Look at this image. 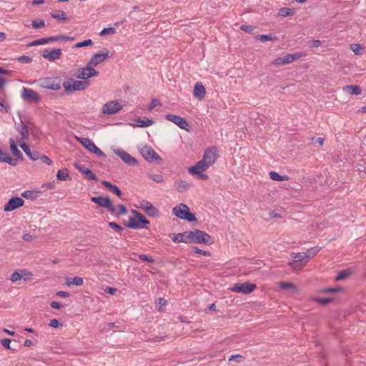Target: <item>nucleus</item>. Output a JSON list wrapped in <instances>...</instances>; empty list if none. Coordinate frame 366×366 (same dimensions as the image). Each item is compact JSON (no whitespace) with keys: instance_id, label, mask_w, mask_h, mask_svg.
<instances>
[{"instance_id":"nucleus-1","label":"nucleus","mask_w":366,"mask_h":366,"mask_svg":"<svg viewBox=\"0 0 366 366\" xmlns=\"http://www.w3.org/2000/svg\"><path fill=\"white\" fill-rule=\"evenodd\" d=\"M172 212L177 217L188 222H194L197 219L194 214L190 212L189 207L184 204H180L174 207Z\"/></svg>"},{"instance_id":"nucleus-2","label":"nucleus","mask_w":366,"mask_h":366,"mask_svg":"<svg viewBox=\"0 0 366 366\" xmlns=\"http://www.w3.org/2000/svg\"><path fill=\"white\" fill-rule=\"evenodd\" d=\"M209 167L202 160L197 162L194 165L188 169L190 174L197 176L198 179L206 180L209 178L208 175L204 173Z\"/></svg>"},{"instance_id":"nucleus-3","label":"nucleus","mask_w":366,"mask_h":366,"mask_svg":"<svg viewBox=\"0 0 366 366\" xmlns=\"http://www.w3.org/2000/svg\"><path fill=\"white\" fill-rule=\"evenodd\" d=\"M89 84L88 81L69 79L64 81L63 86L66 92L83 91L88 88Z\"/></svg>"},{"instance_id":"nucleus-4","label":"nucleus","mask_w":366,"mask_h":366,"mask_svg":"<svg viewBox=\"0 0 366 366\" xmlns=\"http://www.w3.org/2000/svg\"><path fill=\"white\" fill-rule=\"evenodd\" d=\"M189 237L191 243H204L208 244L212 243L211 237L202 230L195 229L194 231H189Z\"/></svg>"},{"instance_id":"nucleus-5","label":"nucleus","mask_w":366,"mask_h":366,"mask_svg":"<svg viewBox=\"0 0 366 366\" xmlns=\"http://www.w3.org/2000/svg\"><path fill=\"white\" fill-rule=\"evenodd\" d=\"M36 83L40 87L54 91L59 90L61 88L60 81L50 77L39 79Z\"/></svg>"},{"instance_id":"nucleus-6","label":"nucleus","mask_w":366,"mask_h":366,"mask_svg":"<svg viewBox=\"0 0 366 366\" xmlns=\"http://www.w3.org/2000/svg\"><path fill=\"white\" fill-rule=\"evenodd\" d=\"M292 255L293 260L289 264L294 270H300L308 262L304 252L293 253Z\"/></svg>"},{"instance_id":"nucleus-7","label":"nucleus","mask_w":366,"mask_h":366,"mask_svg":"<svg viewBox=\"0 0 366 366\" xmlns=\"http://www.w3.org/2000/svg\"><path fill=\"white\" fill-rule=\"evenodd\" d=\"M98 75L99 72L93 69L89 64H87L84 68L79 69L75 73L76 78L84 79V81H86L87 79L92 76H97Z\"/></svg>"},{"instance_id":"nucleus-8","label":"nucleus","mask_w":366,"mask_h":366,"mask_svg":"<svg viewBox=\"0 0 366 366\" xmlns=\"http://www.w3.org/2000/svg\"><path fill=\"white\" fill-rule=\"evenodd\" d=\"M76 139L89 152L95 154L99 157H105L104 153L90 139L84 137H76Z\"/></svg>"},{"instance_id":"nucleus-9","label":"nucleus","mask_w":366,"mask_h":366,"mask_svg":"<svg viewBox=\"0 0 366 366\" xmlns=\"http://www.w3.org/2000/svg\"><path fill=\"white\" fill-rule=\"evenodd\" d=\"M256 287L257 286L255 284L244 282L243 283L235 284L234 287L231 288V290L232 292L248 295L252 292Z\"/></svg>"},{"instance_id":"nucleus-10","label":"nucleus","mask_w":366,"mask_h":366,"mask_svg":"<svg viewBox=\"0 0 366 366\" xmlns=\"http://www.w3.org/2000/svg\"><path fill=\"white\" fill-rule=\"evenodd\" d=\"M91 201L101 207L106 208L110 213L114 212V206L107 197H93L91 198Z\"/></svg>"},{"instance_id":"nucleus-11","label":"nucleus","mask_w":366,"mask_h":366,"mask_svg":"<svg viewBox=\"0 0 366 366\" xmlns=\"http://www.w3.org/2000/svg\"><path fill=\"white\" fill-rule=\"evenodd\" d=\"M217 159V150L216 147H210L205 150L201 159L209 167L212 166Z\"/></svg>"},{"instance_id":"nucleus-12","label":"nucleus","mask_w":366,"mask_h":366,"mask_svg":"<svg viewBox=\"0 0 366 366\" xmlns=\"http://www.w3.org/2000/svg\"><path fill=\"white\" fill-rule=\"evenodd\" d=\"M166 119L168 121H170V122L174 123L179 128H181L187 132H189L190 127L184 118L180 116L174 115V114H167Z\"/></svg>"},{"instance_id":"nucleus-13","label":"nucleus","mask_w":366,"mask_h":366,"mask_svg":"<svg viewBox=\"0 0 366 366\" xmlns=\"http://www.w3.org/2000/svg\"><path fill=\"white\" fill-rule=\"evenodd\" d=\"M122 109V106L118 101H110L104 104L102 113L104 114H114L119 112Z\"/></svg>"},{"instance_id":"nucleus-14","label":"nucleus","mask_w":366,"mask_h":366,"mask_svg":"<svg viewBox=\"0 0 366 366\" xmlns=\"http://www.w3.org/2000/svg\"><path fill=\"white\" fill-rule=\"evenodd\" d=\"M21 97L24 101L29 102H39L40 101L39 94L29 88L23 87Z\"/></svg>"},{"instance_id":"nucleus-15","label":"nucleus","mask_w":366,"mask_h":366,"mask_svg":"<svg viewBox=\"0 0 366 366\" xmlns=\"http://www.w3.org/2000/svg\"><path fill=\"white\" fill-rule=\"evenodd\" d=\"M112 150L126 164H127L130 166H134L137 164V159L135 158H134L133 157H132L129 153H127L123 149L116 148V149H113Z\"/></svg>"},{"instance_id":"nucleus-16","label":"nucleus","mask_w":366,"mask_h":366,"mask_svg":"<svg viewBox=\"0 0 366 366\" xmlns=\"http://www.w3.org/2000/svg\"><path fill=\"white\" fill-rule=\"evenodd\" d=\"M140 152L142 157L147 160L150 162H154L160 160V157L156 153V152L149 146H144Z\"/></svg>"},{"instance_id":"nucleus-17","label":"nucleus","mask_w":366,"mask_h":366,"mask_svg":"<svg viewBox=\"0 0 366 366\" xmlns=\"http://www.w3.org/2000/svg\"><path fill=\"white\" fill-rule=\"evenodd\" d=\"M62 51L61 49H54L51 51L45 49L41 52V56L49 61H54L61 58Z\"/></svg>"},{"instance_id":"nucleus-18","label":"nucleus","mask_w":366,"mask_h":366,"mask_svg":"<svg viewBox=\"0 0 366 366\" xmlns=\"http://www.w3.org/2000/svg\"><path fill=\"white\" fill-rule=\"evenodd\" d=\"M302 56H303V54L302 53L288 54L285 56L279 57V58L275 59L272 61V64H275V65L287 64H290Z\"/></svg>"},{"instance_id":"nucleus-19","label":"nucleus","mask_w":366,"mask_h":366,"mask_svg":"<svg viewBox=\"0 0 366 366\" xmlns=\"http://www.w3.org/2000/svg\"><path fill=\"white\" fill-rule=\"evenodd\" d=\"M109 58V51L107 49H104L101 53L94 54L90 61H89V64L92 66H97L102 62L104 61L107 59Z\"/></svg>"},{"instance_id":"nucleus-20","label":"nucleus","mask_w":366,"mask_h":366,"mask_svg":"<svg viewBox=\"0 0 366 366\" xmlns=\"http://www.w3.org/2000/svg\"><path fill=\"white\" fill-rule=\"evenodd\" d=\"M24 201L20 197H13L10 199L8 202L4 205V210L5 212H11L21 206H23Z\"/></svg>"},{"instance_id":"nucleus-21","label":"nucleus","mask_w":366,"mask_h":366,"mask_svg":"<svg viewBox=\"0 0 366 366\" xmlns=\"http://www.w3.org/2000/svg\"><path fill=\"white\" fill-rule=\"evenodd\" d=\"M16 130L20 134V137L16 139V142L21 145V144H26L25 141H26L29 138V128L27 125L25 124H19L16 127Z\"/></svg>"},{"instance_id":"nucleus-22","label":"nucleus","mask_w":366,"mask_h":366,"mask_svg":"<svg viewBox=\"0 0 366 366\" xmlns=\"http://www.w3.org/2000/svg\"><path fill=\"white\" fill-rule=\"evenodd\" d=\"M139 207L151 217H157L159 215L158 210L148 201H141L139 202Z\"/></svg>"},{"instance_id":"nucleus-23","label":"nucleus","mask_w":366,"mask_h":366,"mask_svg":"<svg viewBox=\"0 0 366 366\" xmlns=\"http://www.w3.org/2000/svg\"><path fill=\"white\" fill-rule=\"evenodd\" d=\"M206 90L204 85L201 82H197L194 87L193 95L199 100L204 99Z\"/></svg>"},{"instance_id":"nucleus-24","label":"nucleus","mask_w":366,"mask_h":366,"mask_svg":"<svg viewBox=\"0 0 366 366\" xmlns=\"http://www.w3.org/2000/svg\"><path fill=\"white\" fill-rule=\"evenodd\" d=\"M172 240L174 242L191 243V239H190V237H189V232L178 233V234L174 235V237L172 238Z\"/></svg>"},{"instance_id":"nucleus-25","label":"nucleus","mask_w":366,"mask_h":366,"mask_svg":"<svg viewBox=\"0 0 366 366\" xmlns=\"http://www.w3.org/2000/svg\"><path fill=\"white\" fill-rule=\"evenodd\" d=\"M74 165L79 171L85 174L89 179L97 181V176L94 173H92V172L89 168H87L84 165H81L78 164H75Z\"/></svg>"},{"instance_id":"nucleus-26","label":"nucleus","mask_w":366,"mask_h":366,"mask_svg":"<svg viewBox=\"0 0 366 366\" xmlns=\"http://www.w3.org/2000/svg\"><path fill=\"white\" fill-rule=\"evenodd\" d=\"M134 125L139 127H147L152 126L154 124L153 120L149 119L147 117H138L134 119Z\"/></svg>"},{"instance_id":"nucleus-27","label":"nucleus","mask_w":366,"mask_h":366,"mask_svg":"<svg viewBox=\"0 0 366 366\" xmlns=\"http://www.w3.org/2000/svg\"><path fill=\"white\" fill-rule=\"evenodd\" d=\"M279 287L282 290L292 291L294 293H297L298 288L292 282H280L278 283Z\"/></svg>"},{"instance_id":"nucleus-28","label":"nucleus","mask_w":366,"mask_h":366,"mask_svg":"<svg viewBox=\"0 0 366 366\" xmlns=\"http://www.w3.org/2000/svg\"><path fill=\"white\" fill-rule=\"evenodd\" d=\"M19 146L31 160L35 161L39 158V153L38 152H32L26 144H21Z\"/></svg>"},{"instance_id":"nucleus-29","label":"nucleus","mask_w":366,"mask_h":366,"mask_svg":"<svg viewBox=\"0 0 366 366\" xmlns=\"http://www.w3.org/2000/svg\"><path fill=\"white\" fill-rule=\"evenodd\" d=\"M102 184L111 192L117 195L118 197H121L122 192L121 190L114 184H112L109 182L102 181Z\"/></svg>"},{"instance_id":"nucleus-30","label":"nucleus","mask_w":366,"mask_h":366,"mask_svg":"<svg viewBox=\"0 0 366 366\" xmlns=\"http://www.w3.org/2000/svg\"><path fill=\"white\" fill-rule=\"evenodd\" d=\"M16 142L12 138L9 139L10 149L12 154L17 157H22V153L19 150L16 146Z\"/></svg>"},{"instance_id":"nucleus-31","label":"nucleus","mask_w":366,"mask_h":366,"mask_svg":"<svg viewBox=\"0 0 366 366\" xmlns=\"http://www.w3.org/2000/svg\"><path fill=\"white\" fill-rule=\"evenodd\" d=\"M127 226L128 227L132 228V229H139V228L144 227V225L140 224L135 217H130L129 218Z\"/></svg>"},{"instance_id":"nucleus-32","label":"nucleus","mask_w":366,"mask_h":366,"mask_svg":"<svg viewBox=\"0 0 366 366\" xmlns=\"http://www.w3.org/2000/svg\"><path fill=\"white\" fill-rule=\"evenodd\" d=\"M344 90L350 94H360L361 93V89L359 86L356 85H352V86H346L344 88Z\"/></svg>"},{"instance_id":"nucleus-33","label":"nucleus","mask_w":366,"mask_h":366,"mask_svg":"<svg viewBox=\"0 0 366 366\" xmlns=\"http://www.w3.org/2000/svg\"><path fill=\"white\" fill-rule=\"evenodd\" d=\"M176 189L179 192H183L186 190H187L189 187V184H188L186 182L178 180L175 182Z\"/></svg>"},{"instance_id":"nucleus-34","label":"nucleus","mask_w":366,"mask_h":366,"mask_svg":"<svg viewBox=\"0 0 366 366\" xmlns=\"http://www.w3.org/2000/svg\"><path fill=\"white\" fill-rule=\"evenodd\" d=\"M321 249L320 247H315L309 249L306 252H304L307 261L315 257Z\"/></svg>"},{"instance_id":"nucleus-35","label":"nucleus","mask_w":366,"mask_h":366,"mask_svg":"<svg viewBox=\"0 0 366 366\" xmlns=\"http://www.w3.org/2000/svg\"><path fill=\"white\" fill-rule=\"evenodd\" d=\"M132 213L135 215V218L137 219L138 222L140 224L144 226L145 224H148L149 223V222L145 218V217L140 214L139 212L133 210Z\"/></svg>"},{"instance_id":"nucleus-36","label":"nucleus","mask_w":366,"mask_h":366,"mask_svg":"<svg viewBox=\"0 0 366 366\" xmlns=\"http://www.w3.org/2000/svg\"><path fill=\"white\" fill-rule=\"evenodd\" d=\"M269 177L271 179L278 182L289 179V177L287 176H281L277 172L274 171L269 172Z\"/></svg>"},{"instance_id":"nucleus-37","label":"nucleus","mask_w":366,"mask_h":366,"mask_svg":"<svg viewBox=\"0 0 366 366\" xmlns=\"http://www.w3.org/2000/svg\"><path fill=\"white\" fill-rule=\"evenodd\" d=\"M51 16L56 19L58 20H66V14L65 12L56 10L51 13Z\"/></svg>"},{"instance_id":"nucleus-38","label":"nucleus","mask_w":366,"mask_h":366,"mask_svg":"<svg viewBox=\"0 0 366 366\" xmlns=\"http://www.w3.org/2000/svg\"><path fill=\"white\" fill-rule=\"evenodd\" d=\"M127 212V208L124 205L120 204L117 207V208H116L114 207V212L111 213V214L112 215H115V216H120V215L125 214Z\"/></svg>"},{"instance_id":"nucleus-39","label":"nucleus","mask_w":366,"mask_h":366,"mask_svg":"<svg viewBox=\"0 0 366 366\" xmlns=\"http://www.w3.org/2000/svg\"><path fill=\"white\" fill-rule=\"evenodd\" d=\"M56 177L59 180H66L69 178V175L66 172V169H61L58 171Z\"/></svg>"},{"instance_id":"nucleus-40","label":"nucleus","mask_w":366,"mask_h":366,"mask_svg":"<svg viewBox=\"0 0 366 366\" xmlns=\"http://www.w3.org/2000/svg\"><path fill=\"white\" fill-rule=\"evenodd\" d=\"M62 39H66V40H73L74 39L71 37L65 36L63 35L57 36H50L47 37L48 43H50L51 41H57Z\"/></svg>"},{"instance_id":"nucleus-41","label":"nucleus","mask_w":366,"mask_h":366,"mask_svg":"<svg viewBox=\"0 0 366 366\" xmlns=\"http://www.w3.org/2000/svg\"><path fill=\"white\" fill-rule=\"evenodd\" d=\"M293 14H294V12L292 11V9L290 8H287V7L282 8L281 9H280V12H279V14L284 17L291 16Z\"/></svg>"},{"instance_id":"nucleus-42","label":"nucleus","mask_w":366,"mask_h":366,"mask_svg":"<svg viewBox=\"0 0 366 366\" xmlns=\"http://www.w3.org/2000/svg\"><path fill=\"white\" fill-rule=\"evenodd\" d=\"M48 44L47 38H41V39H36V40L33 41L32 42H31L29 44V46H35L42 45V44Z\"/></svg>"},{"instance_id":"nucleus-43","label":"nucleus","mask_w":366,"mask_h":366,"mask_svg":"<svg viewBox=\"0 0 366 366\" xmlns=\"http://www.w3.org/2000/svg\"><path fill=\"white\" fill-rule=\"evenodd\" d=\"M166 304H167V300L160 297L156 300L155 307L158 310L161 311L162 310V307L164 306H165Z\"/></svg>"},{"instance_id":"nucleus-44","label":"nucleus","mask_w":366,"mask_h":366,"mask_svg":"<svg viewBox=\"0 0 366 366\" xmlns=\"http://www.w3.org/2000/svg\"><path fill=\"white\" fill-rule=\"evenodd\" d=\"M92 44H93V41H92V39H86L83 41L76 43L74 46V48H80V47H84V46H91Z\"/></svg>"},{"instance_id":"nucleus-45","label":"nucleus","mask_w":366,"mask_h":366,"mask_svg":"<svg viewBox=\"0 0 366 366\" xmlns=\"http://www.w3.org/2000/svg\"><path fill=\"white\" fill-rule=\"evenodd\" d=\"M116 33V29L114 27H109V28H104L102 31L100 32V35L105 36V35H112Z\"/></svg>"},{"instance_id":"nucleus-46","label":"nucleus","mask_w":366,"mask_h":366,"mask_svg":"<svg viewBox=\"0 0 366 366\" xmlns=\"http://www.w3.org/2000/svg\"><path fill=\"white\" fill-rule=\"evenodd\" d=\"M24 277V275L19 272H14L11 275L10 280L11 282H15L19 280H21Z\"/></svg>"},{"instance_id":"nucleus-47","label":"nucleus","mask_w":366,"mask_h":366,"mask_svg":"<svg viewBox=\"0 0 366 366\" xmlns=\"http://www.w3.org/2000/svg\"><path fill=\"white\" fill-rule=\"evenodd\" d=\"M351 49L357 55L361 54L362 51H363V48L357 44H352Z\"/></svg>"},{"instance_id":"nucleus-48","label":"nucleus","mask_w":366,"mask_h":366,"mask_svg":"<svg viewBox=\"0 0 366 366\" xmlns=\"http://www.w3.org/2000/svg\"><path fill=\"white\" fill-rule=\"evenodd\" d=\"M349 274H350L349 272L345 271V270L342 271L335 277V280L336 281L342 280L346 278L347 277H348Z\"/></svg>"},{"instance_id":"nucleus-49","label":"nucleus","mask_w":366,"mask_h":366,"mask_svg":"<svg viewBox=\"0 0 366 366\" xmlns=\"http://www.w3.org/2000/svg\"><path fill=\"white\" fill-rule=\"evenodd\" d=\"M31 25L34 29H40L45 26V22L44 20L33 21Z\"/></svg>"},{"instance_id":"nucleus-50","label":"nucleus","mask_w":366,"mask_h":366,"mask_svg":"<svg viewBox=\"0 0 366 366\" xmlns=\"http://www.w3.org/2000/svg\"><path fill=\"white\" fill-rule=\"evenodd\" d=\"M244 357L241 355H234L229 358V361H234L237 363L243 362Z\"/></svg>"},{"instance_id":"nucleus-51","label":"nucleus","mask_w":366,"mask_h":366,"mask_svg":"<svg viewBox=\"0 0 366 366\" xmlns=\"http://www.w3.org/2000/svg\"><path fill=\"white\" fill-rule=\"evenodd\" d=\"M257 39L261 41H272L275 39L276 38L273 37L272 35H259L257 36Z\"/></svg>"},{"instance_id":"nucleus-52","label":"nucleus","mask_w":366,"mask_h":366,"mask_svg":"<svg viewBox=\"0 0 366 366\" xmlns=\"http://www.w3.org/2000/svg\"><path fill=\"white\" fill-rule=\"evenodd\" d=\"M315 301L322 305H327L332 301L331 298H315Z\"/></svg>"},{"instance_id":"nucleus-53","label":"nucleus","mask_w":366,"mask_h":366,"mask_svg":"<svg viewBox=\"0 0 366 366\" xmlns=\"http://www.w3.org/2000/svg\"><path fill=\"white\" fill-rule=\"evenodd\" d=\"M193 250L196 253L200 254H202V255H204V256H209L210 255V252L209 251H204V250L200 249H199L197 247H193Z\"/></svg>"},{"instance_id":"nucleus-54","label":"nucleus","mask_w":366,"mask_h":366,"mask_svg":"<svg viewBox=\"0 0 366 366\" xmlns=\"http://www.w3.org/2000/svg\"><path fill=\"white\" fill-rule=\"evenodd\" d=\"M139 258L142 261H145V262H154V259L150 256H147L145 254H139Z\"/></svg>"},{"instance_id":"nucleus-55","label":"nucleus","mask_w":366,"mask_h":366,"mask_svg":"<svg viewBox=\"0 0 366 366\" xmlns=\"http://www.w3.org/2000/svg\"><path fill=\"white\" fill-rule=\"evenodd\" d=\"M72 285L80 286L83 284V279L79 277H76L72 280Z\"/></svg>"},{"instance_id":"nucleus-56","label":"nucleus","mask_w":366,"mask_h":366,"mask_svg":"<svg viewBox=\"0 0 366 366\" xmlns=\"http://www.w3.org/2000/svg\"><path fill=\"white\" fill-rule=\"evenodd\" d=\"M1 345L6 349H11L10 347V343H11V340L9 339V338H4L3 340H1Z\"/></svg>"},{"instance_id":"nucleus-57","label":"nucleus","mask_w":366,"mask_h":366,"mask_svg":"<svg viewBox=\"0 0 366 366\" xmlns=\"http://www.w3.org/2000/svg\"><path fill=\"white\" fill-rule=\"evenodd\" d=\"M39 159H40L43 162H44L45 164H46L48 165H51L52 164L51 159L46 156H44V155L40 156L39 155Z\"/></svg>"},{"instance_id":"nucleus-58","label":"nucleus","mask_w":366,"mask_h":366,"mask_svg":"<svg viewBox=\"0 0 366 366\" xmlns=\"http://www.w3.org/2000/svg\"><path fill=\"white\" fill-rule=\"evenodd\" d=\"M150 178L156 182H162L163 181L162 177L159 174H152Z\"/></svg>"},{"instance_id":"nucleus-59","label":"nucleus","mask_w":366,"mask_h":366,"mask_svg":"<svg viewBox=\"0 0 366 366\" xmlns=\"http://www.w3.org/2000/svg\"><path fill=\"white\" fill-rule=\"evenodd\" d=\"M21 196L26 199H32L34 197V192L32 191H25L21 194Z\"/></svg>"},{"instance_id":"nucleus-60","label":"nucleus","mask_w":366,"mask_h":366,"mask_svg":"<svg viewBox=\"0 0 366 366\" xmlns=\"http://www.w3.org/2000/svg\"><path fill=\"white\" fill-rule=\"evenodd\" d=\"M60 322L56 319H52L50 320L49 325L51 327H58L60 326Z\"/></svg>"},{"instance_id":"nucleus-61","label":"nucleus","mask_w":366,"mask_h":366,"mask_svg":"<svg viewBox=\"0 0 366 366\" xmlns=\"http://www.w3.org/2000/svg\"><path fill=\"white\" fill-rule=\"evenodd\" d=\"M4 162H6V163L9 164L11 166H15L17 164V160L15 159L11 158L9 155L8 157L6 159Z\"/></svg>"},{"instance_id":"nucleus-62","label":"nucleus","mask_w":366,"mask_h":366,"mask_svg":"<svg viewBox=\"0 0 366 366\" xmlns=\"http://www.w3.org/2000/svg\"><path fill=\"white\" fill-rule=\"evenodd\" d=\"M159 104V102L157 100V99H153L149 105V110H152L157 105H158Z\"/></svg>"},{"instance_id":"nucleus-63","label":"nucleus","mask_w":366,"mask_h":366,"mask_svg":"<svg viewBox=\"0 0 366 366\" xmlns=\"http://www.w3.org/2000/svg\"><path fill=\"white\" fill-rule=\"evenodd\" d=\"M109 226L110 227L117 230V231H122V227L119 224H117L115 222H109Z\"/></svg>"},{"instance_id":"nucleus-64","label":"nucleus","mask_w":366,"mask_h":366,"mask_svg":"<svg viewBox=\"0 0 366 366\" xmlns=\"http://www.w3.org/2000/svg\"><path fill=\"white\" fill-rule=\"evenodd\" d=\"M9 154L0 149V161L4 162Z\"/></svg>"}]
</instances>
